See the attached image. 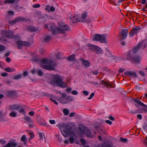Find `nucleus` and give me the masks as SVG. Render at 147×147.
Instances as JSON below:
<instances>
[{
	"mask_svg": "<svg viewBox=\"0 0 147 147\" xmlns=\"http://www.w3.org/2000/svg\"><path fill=\"white\" fill-rule=\"evenodd\" d=\"M62 135L65 138L70 136L68 140L66 139L64 141L65 144L70 143L71 144L74 143V138L76 137L77 131L68 124L64 123L58 124L57 125Z\"/></svg>",
	"mask_w": 147,
	"mask_h": 147,
	"instance_id": "obj_1",
	"label": "nucleus"
},
{
	"mask_svg": "<svg viewBox=\"0 0 147 147\" xmlns=\"http://www.w3.org/2000/svg\"><path fill=\"white\" fill-rule=\"evenodd\" d=\"M146 41L143 40L140 42L132 50L130 51L128 54L126 55V57L127 59L131 61H133L135 63H138L141 61L140 57L136 55V54L138 52L140 48H144L146 47Z\"/></svg>",
	"mask_w": 147,
	"mask_h": 147,
	"instance_id": "obj_2",
	"label": "nucleus"
},
{
	"mask_svg": "<svg viewBox=\"0 0 147 147\" xmlns=\"http://www.w3.org/2000/svg\"><path fill=\"white\" fill-rule=\"evenodd\" d=\"M58 24L62 29H60L59 27H56L54 24H46L45 27L46 28H48L49 30H50L54 34L60 33H64V30L69 31L70 30L69 27L65 25L63 22H59Z\"/></svg>",
	"mask_w": 147,
	"mask_h": 147,
	"instance_id": "obj_3",
	"label": "nucleus"
},
{
	"mask_svg": "<svg viewBox=\"0 0 147 147\" xmlns=\"http://www.w3.org/2000/svg\"><path fill=\"white\" fill-rule=\"evenodd\" d=\"M56 64L54 61L49 59L44 58L41 61L40 66L44 69L51 70H54L56 66Z\"/></svg>",
	"mask_w": 147,
	"mask_h": 147,
	"instance_id": "obj_4",
	"label": "nucleus"
},
{
	"mask_svg": "<svg viewBox=\"0 0 147 147\" xmlns=\"http://www.w3.org/2000/svg\"><path fill=\"white\" fill-rule=\"evenodd\" d=\"M51 83L54 86H59L62 88H65L68 86L66 82L62 81L61 76L58 74L53 75Z\"/></svg>",
	"mask_w": 147,
	"mask_h": 147,
	"instance_id": "obj_5",
	"label": "nucleus"
},
{
	"mask_svg": "<svg viewBox=\"0 0 147 147\" xmlns=\"http://www.w3.org/2000/svg\"><path fill=\"white\" fill-rule=\"evenodd\" d=\"M1 35L3 37H0V40L3 43H7V42L5 37L8 38H12L13 37V32L12 31L10 30H5L1 32Z\"/></svg>",
	"mask_w": 147,
	"mask_h": 147,
	"instance_id": "obj_6",
	"label": "nucleus"
},
{
	"mask_svg": "<svg viewBox=\"0 0 147 147\" xmlns=\"http://www.w3.org/2000/svg\"><path fill=\"white\" fill-rule=\"evenodd\" d=\"M80 134H85L88 137L92 138L94 136L91 133L90 130L83 125H81L79 127Z\"/></svg>",
	"mask_w": 147,
	"mask_h": 147,
	"instance_id": "obj_7",
	"label": "nucleus"
},
{
	"mask_svg": "<svg viewBox=\"0 0 147 147\" xmlns=\"http://www.w3.org/2000/svg\"><path fill=\"white\" fill-rule=\"evenodd\" d=\"M73 100V98L70 96H67L65 93H63L62 97L59 99L61 103L64 104L67 103Z\"/></svg>",
	"mask_w": 147,
	"mask_h": 147,
	"instance_id": "obj_8",
	"label": "nucleus"
},
{
	"mask_svg": "<svg viewBox=\"0 0 147 147\" xmlns=\"http://www.w3.org/2000/svg\"><path fill=\"white\" fill-rule=\"evenodd\" d=\"M86 48L94 51L98 54H102L103 51L102 50L98 47L91 44H88L86 46Z\"/></svg>",
	"mask_w": 147,
	"mask_h": 147,
	"instance_id": "obj_9",
	"label": "nucleus"
},
{
	"mask_svg": "<svg viewBox=\"0 0 147 147\" xmlns=\"http://www.w3.org/2000/svg\"><path fill=\"white\" fill-rule=\"evenodd\" d=\"M88 13L86 12H83L80 16H79V21L80 22H86L88 23H90L91 20L90 18H87Z\"/></svg>",
	"mask_w": 147,
	"mask_h": 147,
	"instance_id": "obj_10",
	"label": "nucleus"
},
{
	"mask_svg": "<svg viewBox=\"0 0 147 147\" xmlns=\"http://www.w3.org/2000/svg\"><path fill=\"white\" fill-rule=\"evenodd\" d=\"M93 40L94 41H99L102 43H106V38L104 35H100L99 34L95 35L94 37Z\"/></svg>",
	"mask_w": 147,
	"mask_h": 147,
	"instance_id": "obj_11",
	"label": "nucleus"
},
{
	"mask_svg": "<svg viewBox=\"0 0 147 147\" xmlns=\"http://www.w3.org/2000/svg\"><path fill=\"white\" fill-rule=\"evenodd\" d=\"M18 47L19 49H21L23 46H29L31 44L28 42L26 41L22 42L21 41H18L17 42Z\"/></svg>",
	"mask_w": 147,
	"mask_h": 147,
	"instance_id": "obj_12",
	"label": "nucleus"
},
{
	"mask_svg": "<svg viewBox=\"0 0 147 147\" xmlns=\"http://www.w3.org/2000/svg\"><path fill=\"white\" fill-rule=\"evenodd\" d=\"M26 21L25 18L21 17H18L16 18L15 20H13L12 21L9 22V24L11 25H13L16 23L19 22H22Z\"/></svg>",
	"mask_w": 147,
	"mask_h": 147,
	"instance_id": "obj_13",
	"label": "nucleus"
},
{
	"mask_svg": "<svg viewBox=\"0 0 147 147\" xmlns=\"http://www.w3.org/2000/svg\"><path fill=\"white\" fill-rule=\"evenodd\" d=\"M140 29V28L138 27H134L133 28L129 33V36L130 37H132L134 34H137Z\"/></svg>",
	"mask_w": 147,
	"mask_h": 147,
	"instance_id": "obj_14",
	"label": "nucleus"
},
{
	"mask_svg": "<svg viewBox=\"0 0 147 147\" xmlns=\"http://www.w3.org/2000/svg\"><path fill=\"white\" fill-rule=\"evenodd\" d=\"M80 60L81 61L83 65L86 68H88L90 66V62L82 58L80 59Z\"/></svg>",
	"mask_w": 147,
	"mask_h": 147,
	"instance_id": "obj_15",
	"label": "nucleus"
},
{
	"mask_svg": "<svg viewBox=\"0 0 147 147\" xmlns=\"http://www.w3.org/2000/svg\"><path fill=\"white\" fill-rule=\"evenodd\" d=\"M69 19L72 22H80L79 21V16L78 15H75L74 16H71Z\"/></svg>",
	"mask_w": 147,
	"mask_h": 147,
	"instance_id": "obj_16",
	"label": "nucleus"
},
{
	"mask_svg": "<svg viewBox=\"0 0 147 147\" xmlns=\"http://www.w3.org/2000/svg\"><path fill=\"white\" fill-rule=\"evenodd\" d=\"M128 33V30L127 29L123 30L121 33V35L122 36V39L126 38Z\"/></svg>",
	"mask_w": 147,
	"mask_h": 147,
	"instance_id": "obj_17",
	"label": "nucleus"
},
{
	"mask_svg": "<svg viewBox=\"0 0 147 147\" xmlns=\"http://www.w3.org/2000/svg\"><path fill=\"white\" fill-rule=\"evenodd\" d=\"M20 0H5L3 3L2 4L3 5L4 4L10 3L13 4L14 3L19 1Z\"/></svg>",
	"mask_w": 147,
	"mask_h": 147,
	"instance_id": "obj_18",
	"label": "nucleus"
},
{
	"mask_svg": "<svg viewBox=\"0 0 147 147\" xmlns=\"http://www.w3.org/2000/svg\"><path fill=\"white\" fill-rule=\"evenodd\" d=\"M38 28L31 26H30L27 27V30L29 31L34 32L38 30Z\"/></svg>",
	"mask_w": 147,
	"mask_h": 147,
	"instance_id": "obj_19",
	"label": "nucleus"
},
{
	"mask_svg": "<svg viewBox=\"0 0 147 147\" xmlns=\"http://www.w3.org/2000/svg\"><path fill=\"white\" fill-rule=\"evenodd\" d=\"M45 9L50 12L54 11L55 10V9L53 6L50 7L49 5H47L46 6Z\"/></svg>",
	"mask_w": 147,
	"mask_h": 147,
	"instance_id": "obj_20",
	"label": "nucleus"
},
{
	"mask_svg": "<svg viewBox=\"0 0 147 147\" xmlns=\"http://www.w3.org/2000/svg\"><path fill=\"white\" fill-rule=\"evenodd\" d=\"M17 145V144L16 143L11 142L8 143L6 145L4 146L3 147H15Z\"/></svg>",
	"mask_w": 147,
	"mask_h": 147,
	"instance_id": "obj_21",
	"label": "nucleus"
},
{
	"mask_svg": "<svg viewBox=\"0 0 147 147\" xmlns=\"http://www.w3.org/2000/svg\"><path fill=\"white\" fill-rule=\"evenodd\" d=\"M19 105H11L9 107V109L11 110H17L19 108Z\"/></svg>",
	"mask_w": 147,
	"mask_h": 147,
	"instance_id": "obj_22",
	"label": "nucleus"
},
{
	"mask_svg": "<svg viewBox=\"0 0 147 147\" xmlns=\"http://www.w3.org/2000/svg\"><path fill=\"white\" fill-rule=\"evenodd\" d=\"M125 74L127 76H132L135 75V73L133 71H126L125 72Z\"/></svg>",
	"mask_w": 147,
	"mask_h": 147,
	"instance_id": "obj_23",
	"label": "nucleus"
},
{
	"mask_svg": "<svg viewBox=\"0 0 147 147\" xmlns=\"http://www.w3.org/2000/svg\"><path fill=\"white\" fill-rule=\"evenodd\" d=\"M75 59V56L74 55H72L67 58V60L70 61H74Z\"/></svg>",
	"mask_w": 147,
	"mask_h": 147,
	"instance_id": "obj_24",
	"label": "nucleus"
},
{
	"mask_svg": "<svg viewBox=\"0 0 147 147\" xmlns=\"http://www.w3.org/2000/svg\"><path fill=\"white\" fill-rule=\"evenodd\" d=\"M39 136L40 138V139L41 140H43L44 139H45V134L43 132H41L39 133Z\"/></svg>",
	"mask_w": 147,
	"mask_h": 147,
	"instance_id": "obj_25",
	"label": "nucleus"
},
{
	"mask_svg": "<svg viewBox=\"0 0 147 147\" xmlns=\"http://www.w3.org/2000/svg\"><path fill=\"white\" fill-rule=\"evenodd\" d=\"M5 70L8 72H13L15 71V69L14 68L11 69L10 67H7L5 69Z\"/></svg>",
	"mask_w": 147,
	"mask_h": 147,
	"instance_id": "obj_26",
	"label": "nucleus"
},
{
	"mask_svg": "<svg viewBox=\"0 0 147 147\" xmlns=\"http://www.w3.org/2000/svg\"><path fill=\"white\" fill-rule=\"evenodd\" d=\"M17 110L20 113H25L24 110L19 105V108L17 109Z\"/></svg>",
	"mask_w": 147,
	"mask_h": 147,
	"instance_id": "obj_27",
	"label": "nucleus"
},
{
	"mask_svg": "<svg viewBox=\"0 0 147 147\" xmlns=\"http://www.w3.org/2000/svg\"><path fill=\"white\" fill-rule=\"evenodd\" d=\"M14 92L13 90L7 91L6 92V94L7 96H11L14 94Z\"/></svg>",
	"mask_w": 147,
	"mask_h": 147,
	"instance_id": "obj_28",
	"label": "nucleus"
},
{
	"mask_svg": "<svg viewBox=\"0 0 147 147\" xmlns=\"http://www.w3.org/2000/svg\"><path fill=\"white\" fill-rule=\"evenodd\" d=\"M22 78V75L21 74H18L14 76L13 79L15 80H18Z\"/></svg>",
	"mask_w": 147,
	"mask_h": 147,
	"instance_id": "obj_29",
	"label": "nucleus"
},
{
	"mask_svg": "<svg viewBox=\"0 0 147 147\" xmlns=\"http://www.w3.org/2000/svg\"><path fill=\"white\" fill-rule=\"evenodd\" d=\"M64 114L65 115H67L69 113V111L68 110L65 109L63 111Z\"/></svg>",
	"mask_w": 147,
	"mask_h": 147,
	"instance_id": "obj_30",
	"label": "nucleus"
},
{
	"mask_svg": "<svg viewBox=\"0 0 147 147\" xmlns=\"http://www.w3.org/2000/svg\"><path fill=\"white\" fill-rule=\"evenodd\" d=\"M16 113L14 111L12 112L10 114V116L11 117H16Z\"/></svg>",
	"mask_w": 147,
	"mask_h": 147,
	"instance_id": "obj_31",
	"label": "nucleus"
},
{
	"mask_svg": "<svg viewBox=\"0 0 147 147\" xmlns=\"http://www.w3.org/2000/svg\"><path fill=\"white\" fill-rule=\"evenodd\" d=\"M24 119L26 120L28 122L30 121L31 122V121L32 120L31 118L28 116H25Z\"/></svg>",
	"mask_w": 147,
	"mask_h": 147,
	"instance_id": "obj_32",
	"label": "nucleus"
},
{
	"mask_svg": "<svg viewBox=\"0 0 147 147\" xmlns=\"http://www.w3.org/2000/svg\"><path fill=\"white\" fill-rule=\"evenodd\" d=\"M21 140L23 142H25L26 141V139L25 135H23L21 138Z\"/></svg>",
	"mask_w": 147,
	"mask_h": 147,
	"instance_id": "obj_33",
	"label": "nucleus"
},
{
	"mask_svg": "<svg viewBox=\"0 0 147 147\" xmlns=\"http://www.w3.org/2000/svg\"><path fill=\"white\" fill-rule=\"evenodd\" d=\"M51 37L49 36H47L45 38L44 40L46 42H48L50 40Z\"/></svg>",
	"mask_w": 147,
	"mask_h": 147,
	"instance_id": "obj_34",
	"label": "nucleus"
},
{
	"mask_svg": "<svg viewBox=\"0 0 147 147\" xmlns=\"http://www.w3.org/2000/svg\"><path fill=\"white\" fill-rule=\"evenodd\" d=\"M102 84L106 86H110V84L109 83L105 81H102Z\"/></svg>",
	"mask_w": 147,
	"mask_h": 147,
	"instance_id": "obj_35",
	"label": "nucleus"
},
{
	"mask_svg": "<svg viewBox=\"0 0 147 147\" xmlns=\"http://www.w3.org/2000/svg\"><path fill=\"white\" fill-rule=\"evenodd\" d=\"M5 49V46L0 45V51H4Z\"/></svg>",
	"mask_w": 147,
	"mask_h": 147,
	"instance_id": "obj_36",
	"label": "nucleus"
},
{
	"mask_svg": "<svg viewBox=\"0 0 147 147\" xmlns=\"http://www.w3.org/2000/svg\"><path fill=\"white\" fill-rule=\"evenodd\" d=\"M28 132L30 135L31 138H33L34 137V135L32 132L31 131H28Z\"/></svg>",
	"mask_w": 147,
	"mask_h": 147,
	"instance_id": "obj_37",
	"label": "nucleus"
},
{
	"mask_svg": "<svg viewBox=\"0 0 147 147\" xmlns=\"http://www.w3.org/2000/svg\"><path fill=\"white\" fill-rule=\"evenodd\" d=\"M38 74L40 76H42L43 74L42 71L40 70H38L37 71Z\"/></svg>",
	"mask_w": 147,
	"mask_h": 147,
	"instance_id": "obj_38",
	"label": "nucleus"
},
{
	"mask_svg": "<svg viewBox=\"0 0 147 147\" xmlns=\"http://www.w3.org/2000/svg\"><path fill=\"white\" fill-rule=\"evenodd\" d=\"M94 75H96L98 74V71L97 70H95L94 71H92L91 72Z\"/></svg>",
	"mask_w": 147,
	"mask_h": 147,
	"instance_id": "obj_39",
	"label": "nucleus"
},
{
	"mask_svg": "<svg viewBox=\"0 0 147 147\" xmlns=\"http://www.w3.org/2000/svg\"><path fill=\"white\" fill-rule=\"evenodd\" d=\"M49 121L51 124H54L55 123V121L54 120H50Z\"/></svg>",
	"mask_w": 147,
	"mask_h": 147,
	"instance_id": "obj_40",
	"label": "nucleus"
},
{
	"mask_svg": "<svg viewBox=\"0 0 147 147\" xmlns=\"http://www.w3.org/2000/svg\"><path fill=\"white\" fill-rule=\"evenodd\" d=\"M105 51L106 53V55L107 56H109V55H111V52L109 51L108 49H106L105 50Z\"/></svg>",
	"mask_w": 147,
	"mask_h": 147,
	"instance_id": "obj_41",
	"label": "nucleus"
},
{
	"mask_svg": "<svg viewBox=\"0 0 147 147\" xmlns=\"http://www.w3.org/2000/svg\"><path fill=\"white\" fill-rule=\"evenodd\" d=\"M94 93L93 92L90 95V96L88 98V99L90 100L94 96Z\"/></svg>",
	"mask_w": 147,
	"mask_h": 147,
	"instance_id": "obj_42",
	"label": "nucleus"
},
{
	"mask_svg": "<svg viewBox=\"0 0 147 147\" xmlns=\"http://www.w3.org/2000/svg\"><path fill=\"white\" fill-rule=\"evenodd\" d=\"M120 140L121 141L124 142H126L127 141V140L126 138H120Z\"/></svg>",
	"mask_w": 147,
	"mask_h": 147,
	"instance_id": "obj_43",
	"label": "nucleus"
},
{
	"mask_svg": "<svg viewBox=\"0 0 147 147\" xmlns=\"http://www.w3.org/2000/svg\"><path fill=\"white\" fill-rule=\"evenodd\" d=\"M8 14L11 16H13L14 15V12L12 11H9L8 12Z\"/></svg>",
	"mask_w": 147,
	"mask_h": 147,
	"instance_id": "obj_44",
	"label": "nucleus"
},
{
	"mask_svg": "<svg viewBox=\"0 0 147 147\" xmlns=\"http://www.w3.org/2000/svg\"><path fill=\"white\" fill-rule=\"evenodd\" d=\"M124 0H119L117 1V3H116L115 2H114V5H118L120 3H121L122 1H124Z\"/></svg>",
	"mask_w": 147,
	"mask_h": 147,
	"instance_id": "obj_45",
	"label": "nucleus"
},
{
	"mask_svg": "<svg viewBox=\"0 0 147 147\" xmlns=\"http://www.w3.org/2000/svg\"><path fill=\"white\" fill-rule=\"evenodd\" d=\"M143 112H147V109H146V107H145V108H143V109H142V111L140 112L141 113H142Z\"/></svg>",
	"mask_w": 147,
	"mask_h": 147,
	"instance_id": "obj_46",
	"label": "nucleus"
},
{
	"mask_svg": "<svg viewBox=\"0 0 147 147\" xmlns=\"http://www.w3.org/2000/svg\"><path fill=\"white\" fill-rule=\"evenodd\" d=\"M71 93L73 95H76L78 94V92L76 90H74Z\"/></svg>",
	"mask_w": 147,
	"mask_h": 147,
	"instance_id": "obj_47",
	"label": "nucleus"
},
{
	"mask_svg": "<svg viewBox=\"0 0 147 147\" xmlns=\"http://www.w3.org/2000/svg\"><path fill=\"white\" fill-rule=\"evenodd\" d=\"M139 74L142 76H145V74L144 71H139Z\"/></svg>",
	"mask_w": 147,
	"mask_h": 147,
	"instance_id": "obj_48",
	"label": "nucleus"
},
{
	"mask_svg": "<svg viewBox=\"0 0 147 147\" xmlns=\"http://www.w3.org/2000/svg\"><path fill=\"white\" fill-rule=\"evenodd\" d=\"M34 8H38L40 7V5L39 4H36L33 5Z\"/></svg>",
	"mask_w": 147,
	"mask_h": 147,
	"instance_id": "obj_49",
	"label": "nucleus"
},
{
	"mask_svg": "<svg viewBox=\"0 0 147 147\" xmlns=\"http://www.w3.org/2000/svg\"><path fill=\"white\" fill-rule=\"evenodd\" d=\"M78 64V61H76L74 63V65H75L76 66V67L78 68H79V65L78 66H77V65Z\"/></svg>",
	"mask_w": 147,
	"mask_h": 147,
	"instance_id": "obj_50",
	"label": "nucleus"
},
{
	"mask_svg": "<svg viewBox=\"0 0 147 147\" xmlns=\"http://www.w3.org/2000/svg\"><path fill=\"white\" fill-rule=\"evenodd\" d=\"M81 142L83 144H85L86 143V141L85 139H81L80 140Z\"/></svg>",
	"mask_w": 147,
	"mask_h": 147,
	"instance_id": "obj_51",
	"label": "nucleus"
},
{
	"mask_svg": "<svg viewBox=\"0 0 147 147\" xmlns=\"http://www.w3.org/2000/svg\"><path fill=\"white\" fill-rule=\"evenodd\" d=\"M83 93L85 95H88L89 94L88 92L86 91H83Z\"/></svg>",
	"mask_w": 147,
	"mask_h": 147,
	"instance_id": "obj_52",
	"label": "nucleus"
},
{
	"mask_svg": "<svg viewBox=\"0 0 147 147\" xmlns=\"http://www.w3.org/2000/svg\"><path fill=\"white\" fill-rule=\"evenodd\" d=\"M34 114V112L33 111H30L29 113V114L30 116H33Z\"/></svg>",
	"mask_w": 147,
	"mask_h": 147,
	"instance_id": "obj_53",
	"label": "nucleus"
},
{
	"mask_svg": "<svg viewBox=\"0 0 147 147\" xmlns=\"http://www.w3.org/2000/svg\"><path fill=\"white\" fill-rule=\"evenodd\" d=\"M106 122L109 125H111L112 124V122L109 120H107Z\"/></svg>",
	"mask_w": 147,
	"mask_h": 147,
	"instance_id": "obj_54",
	"label": "nucleus"
},
{
	"mask_svg": "<svg viewBox=\"0 0 147 147\" xmlns=\"http://www.w3.org/2000/svg\"><path fill=\"white\" fill-rule=\"evenodd\" d=\"M31 121V122L30 121L28 123L30 125V127H32L33 126V124L32 123V120Z\"/></svg>",
	"mask_w": 147,
	"mask_h": 147,
	"instance_id": "obj_55",
	"label": "nucleus"
},
{
	"mask_svg": "<svg viewBox=\"0 0 147 147\" xmlns=\"http://www.w3.org/2000/svg\"><path fill=\"white\" fill-rule=\"evenodd\" d=\"M125 70L124 68H120L119 70V72L120 73H121L123 71Z\"/></svg>",
	"mask_w": 147,
	"mask_h": 147,
	"instance_id": "obj_56",
	"label": "nucleus"
},
{
	"mask_svg": "<svg viewBox=\"0 0 147 147\" xmlns=\"http://www.w3.org/2000/svg\"><path fill=\"white\" fill-rule=\"evenodd\" d=\"M6 60L7 62L9 63L10 62L11 59L9 57H7L6 58Z\"/></svg>",
	"mask_w": 147,
	"mask_h": 147,
	"instance_id": "obj_57",
	"label": "nucleus"
},
{
	"mask_svg": "<svg viewBox=\"0 0 147 147\" xmlns=\"http://www.w3.org/2000/svg\"><path fill=\"white\" fill-rule=\"evenodd\" d=\"M72 90V89L71 88H68L66 89V90L67 92H70Z\"/></svg>",
	"mask_w": 147,
	"mask_h": 147,
	"instance_id": "obj_58",
	"label": "nucleus"
},
{
	"mask_svg": "<svg viewBox=\"0 0 147 147\" xmlns=\"http://www.w3.org/2000/svg\"><path fill=\"white\" fill-rule=\"evenodd\" d=\"M137 117L139 119H142V116L140 114H138L137 115Z\"/></svg>",
	"mask_w": 147,
	"mask_h": 147,
	"instance_id": "obj_59",
	"label": "nucleus"
},
{
	"mask_svg": "<svg viewBox=\"0 0 147 147\" xmlns=\"http://www.w3.org/2000/svg\"><path fill=\"white\" fill-rule=\"evenodd\" d=\"M75 113H72L70 114L69 116L70 117H73Z\"/></svg>",
	"mask_w": 147,
	"mask_h": 147,
	"instance_id": "obj_60",
	"label": "nucleus"
},
{
	"mask_svg": "<svg viewBox=\"0 0 147 147\" xmlns=\"http://www.w3.org/2000/svg\"><path fill=\"white\" fill-rule=\"evenodd\" d=\"M28 75V72L27 71H24L23 73V76H26Z\"/></svg>",
	"mask_w": 147,
	"mask_h": 147,
	"instance_id": "obj_61",
	"label": "nucleus"
},
{
	"mask_svg": "<svg viewBox=\"0 0 147 147\" xmlns=\"http://www.w3.org/2000/svg\"><path fill=\"white\" fill-rule=\"evenodd\" d=\"M7 74L6 73H3L2 74L1 76L3 77L6 76L7 75Z\"/></svg>",
	"mask_w": 147,
	"mask_h": 147,
	"instance_id": "obj_62",
	"label": "nucleus"
},
{
	"mask_svg": "<svg viewBox=\"0 0 147 147\" xmlns=\"http://www.w3.org/2000/svg\"><path fill=\"white\" fill-rule=\"evenodd\" d=\"M61 53H59L57 54V58L58 59H60L61 58L60 57H59V55H61Z\"/></svg>",
	"mask_w": 147,
	"mask_h": 147,
	"instance_id": "obj_63",
	"label": "nucleus"
},
{
	"mask_svg": "<svg viewBox=\"0 0 147 147\" xmlns=\"http://www.w3.org/2000/svg\"><path fill=\"white\" fill-rule=\"evenodd\" d=\"M146 2V0H142V1L141 3L142 4H145Z\"/></svg>",
	"mask_w": 147,
	"mask_h": 147,
	"instance_id": "obj_64",
	"label": "nucleus"
}]
</instances>
